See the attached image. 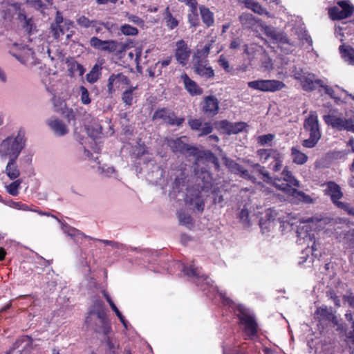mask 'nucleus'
<instances>
[{"label": "nucleus", "instance_id": "1", "mask_svg": "<svg viewBox=\"0 0 354 354\" xmlns=\"http://www.w3.org/2000/svg\"><path fill=\"white\" fill-rule=\"evenodd\" d=\"M201 281L204 283L205 285L212 289V291L216 290L219 294L224 304L229 305L230 307L234 310V313L239 319L240 324L243 328L244 334L248 337H253L257 331V324L253 313L241 304H236L229 297H226L225 292H220L217 287L213 286L212 281L208 277H201L198 278L196 282L198 286L200 285Z\"/></svg>", "mask_w": 354, "mask_h": 354}, {"label": "nucleus", "instance_id": "2", "mask_svg": "<svg viewBox=\"0 0 354 354\" xmlns=\"http://www.w3.org/2000/svg\"><path fill=\"white\" fill-rule=\"evenodd\" d=\"M26 146L24 131H18L2 140L0 142V158L1 160L18 158Z\"/></svg>", "mask_w": 354, "mask_h": 354}, {"label": "nucleus", "instance_id": "3", "mask_svg": "<svg viewBox=\"0 0 354 354\" xmlns=\"http://www.w3.org/2000/svg\"><path fill=\"white\" fill-rule=\"evenodd\" d=\"M314 226V221L311 218L301 221L297 226L296 232L297 236V242L299 245H306L305 252L306 254L311 252L312 256L317 250L315 234L313 232V227Z\"/></svg>", "mask_w": 354, "mask_h": 354}, {"label": "nucleus", "instance_id": "4", "mask_svg": "<svg viewBox=\"0 0 354 354\" xmlns=\"http://www.w3.org/2000/svg\"><path fill=\"white\" fill-rule=\"evenodd\" d=\"M93 322L97 325L96 328L97 332L104 335L109 333L111 326L106 318L104 304L102 301L96 300L95 301L88 316L86 317V322L88 324L91 325Z\"/></svg>", "mask_w": 354, "mask_h": 354}, {"label": "nucleus", "instance_id": "5", "mask_svg": "<svg viewBox=\"0 0 354 354\" xmlns=\"http://www.w3.org/2000/svg\"><path fill=\"white\" fill-rule=\"evenodd\" d=\"M304 129L309 133V138L304 140L302 145L306 148L314 147L321 138L318 117L315 111L310 112L305 120Z\"/></svg>", "mask_w": 354, "mask_h": 354}, {"label": "nucleus", "instance_id": "6", "mask_svg": "<svg viewBox=\"0 0 354 354\" xmlns=\"http://www.w3.org/2000/svg\"><path fill=\"white\" fill-rule=\"evenodd\" d=\"M324 122L337 130H346L354 133V122L351 119L342 118L335 110H330L328 114L324 115Z\"/></svg>", "mask_w": 354, "mask_h": 354}, {"label": "nucleus", "instance_id": "7", "mask_svg": "<svg viewBox=\"0 0 354 354\" xmlns=\"http://www.w3.org/2000/svg\"><path fill=\"white\" fill-rule=\"evenodd\" d=\"M9 10L15 12V15H17V20L29 36L37 31L32 18L26 14L25 10L22 8L21 3H15L11 4Z\"/></svg>", "mask_w": 354, "mask_h": 354}, {"label": "nucleus", "instance_id": "8", "mask_svg": "<svg viewBox=\"0 0 354 354\" xmlns=\"http://www.w3.org/2000/svg\"><path fill=\"white\" fill-rule=\"evenodd\" d=\"M279 182H280L279 180H275L273 183L279 189V190L282 191L287 196L292 197V200H294L295 202H303L305 203H312L313 202V198L303 192L291 187L288 184H280Z\"/></svg>", "mask_w": 354, "mask_h": 354}, {"label": "nucleus", "instance_id": "9", "mask_svg": "<svg viewBox=\"0 0 354 354\" xmlns=\"http://www.w3.org/2000/svg\"><path fill=\"white\" fill-rule=\"evenodd\" d=\"M260 172L262 174L263 177V180L267 183L272 185L273 187H276L277 189H279L273 183L275 180H279L280 182L279 183H285L288 184L290 187H292V186L295 187H299V182L294 177L292 172L288 170V167H285L282 171V176L283 181H281L279 178H274L272 179L270 176L268 172L263 170V169H260Z\"/></svg>", "mask_w": 354, "mask_h": 354}, {"label": "nucleus", "instance_id": "10", "mask_svg": "<svg viewBox=\"0 0 354 354\" xmlns=\"http://www.w3.org/2000/svg\"><path fill=\"white\" fill-rule=\"evenodd\" d=\"M325 192L327 195L330 196L333 203H335L339 207L346 210L350 214H354V209L350 208L348 205L338 201V200L342 196L341 189L338 185L333 182L328 183Z\"/></svg>", "mask_w": 354, "mask_h": 354}, {"label": "nucleus", "instance_id": "11", "mask_svg": "<svg viewBox=\"0 0 354 354\" xmlns=\"http://www.w3.org/2000/svg\"><path fill=\"white\" fill-rule=\"evenodd\" d=\"M354 10V7L346 1L338 2L337 6L329 10V15L332 19H342L350 17Z\"/></svg>", "mask_w": 354, "mask_h": 354}, {"label": "nucleus", "instance_id": "12", "mask_svg": "<svg viewBox=\"0 0 354 354\" xmlns=\"http://www.w3.org/2000/svg\"><path fill=\"white\" fill-rule=\"evenodd\" d=\"M19 50L21 53L16 55L15 57L23 64L28 66H35L38 62L35 56L34 46L20 45Z\"/></svg>", "mask_w": 354, "mask_h": 354}, {"label": "nucleus", "instance_id": "13", "mask_svg": "<svg viewBox=\"0 0 354 354\" xmlns=\"http://www.w3.org/2000/svg\"><path fill=\"white\" fill-rule=\"evenodd\" d=\"M315 317L319 319L321 324L335 326L337 321L335 316L332 313L331 309L325 306L317 308L315 311Z\"/></svg>", "mask_w": 354, "mask_h": 354}, {"label": "nucleus", "instance_id": "14", "mask_svg": "<svg viewBox=\"0 0 354 354\" xmlns=\"http://www.w3.org/2000/svg\"><path fill=\"white\" fill-rule=\"evenodd\" d=\"M276 212L274 209H269L266 212L267 221L264 223H261V227L263 230L267 227H272L276 223H279V227L281 228V232H283L286 229L292 227V224H290L288 222L281 221L280 218L276 219Z\"/></svg>", "mask_w": 354, "mask_h": 354}, {"label": "nucleus", "instance_id": "15", "mask_svg": "<svg viewBox=\"0 0 354 354\" xmlns=\"http://www.w3.org/2000/svg\"><path fill=\"white\" fill-rule=\"evenodd\" d=\"M193 69L194 72L204 78H209L214 76V70L208 64L207 59L193 60Z\"/></svg>", "mask_w": 354, "mask_h": 354}, {"label": "nucleus", "instance_id": "16", "mask_svg": "<svg viewBox=\"0 0 354 354\" xmlns=\"http://www.w3.org/2000/svg\"><path fill=\"white\" fill-rule=\"evenodd\" d=\"M262 28L264 33L269 37H270L276 43L281 44H288L291 46H294V42H292L286 35L283 32H278L274 28L267 25H262Z\"/></svg>", "mask_w": 354, "mask_h": 354}, {"label": "nucleus", "instance_id": "17", "mask_svg": "<svg viewBox=\"0 0 354 354\" xmlns=\"http://www.w3.org/2000/svg\"><path fill=\"white\" fill-rule=\"evenodd\" d=\"M175 57L177 62L183 66L187 64L190 55V50L185 41L183 39L179 40L176 44Z\"/></svg>", "mask_w": 354, "mask_h": 354}, {"label": "nucleus", "instance_id": "18", "mask_svg": "<svg viewBox=\"0 0 354 354\" xmlns=\"http://www.w3.org/2000/svg\"><path fill=\"white\" fill-rule=\"evenodd\" d=\"M153 120L161 119L164 122L169 123L172 125H180L184 121L183 118H176L174 115L167 109H162L155 112Z\"/></svg>", "mask_w": 354, "mask_h": 354}, {"label": "nucleus", "instance_id": "19", "mask_svg": "<svg viewBox=\"0 0 354 354\" xmlns=\"http://www.w3.org/2000/svg\"><path fill=\"white\" fill-rule=\"evenodd\" d=\"M129 80L122 73L112 74L109 78L108 88H128Z\"/></svg>", "mask_w": 354, "mask_h": 354}, {"label": "nucleus", "instance_id": "20", "mask_svg": "<svg viewBox=\"0 0 354 354\" xmlns=\"http://www.w3.org/2000/svg\"><path fill=\"white\" fill-rule=\"evenodd\" d=\"M248 85L251 88H282L283 82L277 80H255L249 82Z\"/></svg>", "mask_w": 354, "mask_h": 354}, {"label": "nucleus", "instance_id": "21", "mask_svg": "<svg viewBox=\"0 0 354 354\" xmlns=\"http://www.w3.org/2000/svg\"><path fill=\"white\" fill-rule=\"evenodd\" d=\"M246 126L245 122H236L234 124L226 120H223L218 124V127L228 134L238 133L245 129Z\"/></svg>", "mask_w": 354, "mask_h": 354}, {"label": "nucleus", "instance_id": "22", "mask_svg": "<svg viewBox=\"0 0 354 354\" xmlns=\"http://www.w3.org/2000/svg\"><path fill=\"white\" fill-rule=\"evenodd\" d=\"M48 125L57 136H64L68 132L67 127L57 118H52L49 119Z\"/></svg>", "mask_w": 354, "mask_h": 354}, {"label": "nucleus", "instance_id": "23", "mask_svg": "<svg viewBox=\"0 0 354 354\" xmlns=\"http://www.w3.org/2000/svg\"><path fill=\"white\" fill-rule=\"evenodd\" d=\"M194 193H192L191 191H188V194L186 197V202L190 205H194L195 208L198 211H203L204 207L203 201L201 199L200 196V192L198 190L193 191Z\"/></svg>", "mask_w": 354, "mask_h": 354}, {"label": "nucleus", "instance_id": "24", "mask_svg": "<svg viewBox=\"0 0 354 354\" xmlns=\"http://www.w3.org/2000/svg\"><path fill=\"white\" fill-rule=\"evenodd\" d=\"M225 165L227 167V168L232 172L235 174H239L240 176L246 179L252 180V177L249 174L248 171L245 169H243L241 166H239L234 161L230 160L227 158H223Z\"/></svg>", "mask_w": 354, "mask_h": 354}, {"label": "nucleus", "instance_id": "25", "mask_svg": "<svg viewBox=\"0 0 354 354\" xmlns=\"http://www.w3.org/2000/svg\"><path fill=\"white\" fill-rule=\"evenodd\" d=\"M8 162L5 168V173L10 180L17 179L20 175V170L17 164V158H8Z\"/></svg>", "mask_w": 354, "mask_h": 354}, {"label": "nucleus", "instance_id": "26", "mask_svg": "<svg viewBox=\"0 0 354 354\" xmlns=\"http://www.w3.org/2000/svg\"><path fill=\"white\" fill-rule=\"evenodd\" d=\"M203 111L209 115H216L218 110V102L216 98L208 96L205 98Z\"/></svg>", "mask_w": 354, "mask_h": 354}, {"label": "nucleus", "instance_id": "27", "mask_svg": "<svg viewBox=\"0 0 354 354\" xmlns=\"http://www.w3.org/2000/svg\"><path fill=\"white\" fill-rule=\"evenodd\" d=\"M66 65L68 71L71 75H75L76 74L80 76H82L85 69L82 65L79 64L77 61H75L73 58H67L66 59Z\"/></svg>", "mask_w": 354, "mask_h": 354}, {"label": "nucleus", "instance_id": "28", "mask_svg": "<svg viewBox=\"0 0 354 354\" xmlns=\"http://www.w3.org/2000/svg\"><path fill=\"white\" fill-rule=\"evenodd\" d=\"M304 87L309 86L308 88H315L316 87H320L322 88H327V85L324 81L322 80L316 79L314 75L308 74L306 77H304L303 80Z\"/></svg>", "mask_w": 354, "mask_h": 354}, {"label": "nucleus", "instance_id": "29", "mask_svg": "<svg viewBox=\"0 0 354 354\" xmlns=\"http://www.w3.org/2000/svg\"><path fill=\"white\" fill-rule=\"evenodd\" d=\"M53 91L51 93L53 95L52 102L55 111L57 112L63 111L66 108V103L62 93L57 92V90H53Z\"/></svg>", "mask_w": 354, "mask_h": 354}, {"label": "nucleus", "instance_id": "30", "mask_svg": "<svg viewBox=\"0 0 354 354\" xmlns=\"http://www.w3.org/2000/svg\"><path fill=\"white\" fill-rule=\"evenodd\" d=\"M200 13L203 22L207 26H212L214 24V14L208 8L200 6Z\"/></svg>", "mask_w": 354, "mask_h": 354}, {"label": "nucleus", "instance_id": "31", "mask_svg": "<svg viewBox=\"0 0 354 354\" xmlns=\"http://www.w3.org/2000/svg\"><path fill=\"white\" fill-rule=\"evenodd\" d=\"M257 155L260 161H261L263 163H265L268 160H272L273 158L277 157V156H279V151L272 149H261L257 151Z\"/></svg>", "mask_w": 354, "mask_h": 354}, {"label": "nucleus", "instance_id": "32", "mask_svg": "<svg viewBox=\"0 0 354 354\" xmlns=\"http://www.w3.org/2000/svg\"><path fill=\"white\" fill-rule=\"evenodd\" d=\"M242 3H244L247 8L252 10L255 13H257L260 15H266L268 17H270L269 12H268L264 8H263L259 3L255 2L253 0H243Z\"/></svg>", "mask_w": 354, "mask_h": 354}, {"label": "nucleus", "instance_id": "33", "mask_svg": "<svg viewBox=\"0 0 354 354\" xmlns=\"http://www.w3.org/2000/svg\"><path fill=\"white\" fill-rule=\"evenodd\" d=\"M76 22L77 25L83 28H95L96 32L100 30V28L97 27V22L95 20H90L88 17L84 15H77L76 17Z\"/></svg>", "mask_w": 354, "mask_h": 354}, {"label": "nucleus", "instance_id": "34", "mask_svg": "<svg viewBox=\"0 0 354 354\" xmlns=\"http://www.w3.org/2000/svg\"><path fill=\"white\" fill-rule=\"evenodd\" d=\"M291 156L293 162L297 165H304L308 160V156L301 152L297 147L291 149Z\"/></svg>", "mask_w": 354, "mask_h": 354}, {"label": "nucleus", "instance_id": "35", "mask_svg": "<svg viewBox=\"0 0 354 354\" xmlns=\"http://www.w3.org/2000/svg\"><path fill=\"white\" fill-rule=\"evenodd\" d=\"M71 26H73V22L66 20L64 21V25L52 24L51 31L54 37L58 39L61 35L64 34L65 26H66L67 29H68Z\"/></svg>", "mask_w": 354, "mask_h": 354}, {"label": "nucleus", "instance_id": "36", "mask_svg": "<svg viewBox=\"0 0 354 354\" xmlns=\"http://www.w3.org/2000/svg\"><path fill=\"white\" fill-rule=\"evenodd\" d=\"M339 50L345 60L350 64L354 65V48L350 46H340Z\"/></svg>", "mask_w": 354, "mask_h": 354}, {"label": "nucleus", "instance_id": "37", "mask_svg": "<svg viewBox=\"0 0 354 354\" xmlns=\"http://www.w3.org/2000/svg\"><path fill=\"white\" fill-rule=\"evenodd\" d=\"M185 138V137H183L171 140L169 141V145L174 151L183 152L185 150H188L187 145L183 141V139Z\"/></svg>", "mask_w": 354, "mask_h": 354}, {"label": "nucleus", "instance_id": "38", "mask_svg": "<svg viewBox=\"0 0 354 354\" xmlns=\"http://www.w3.org/2000/svg\"><path fill=\"white\" fill-rule=\"evenodd\" d=\"M101 74V67L98 64H95L91 71L86 74V80L88 82L93 84L97 82Z\"/></svg>", "mask_w": 354, "mask_h": 354}, {"label": "nucleus", "instance_id": "39", "mask_svg": "<svg viewBox=\"0 0 354 354\" xmlns=\"http://www.w3.org/2000/svg\"><path fill=\"white\" fill-rule=\"evenodd\" d=\"M223 354H245L239 349V346L234 345L232 342H225L223 346Z\"/></svg>", "mask_w": 354, "mask_h": 354}, {"label": "nucleus", "instance_id": "40", "mask_svg": "<svg viewBox=\"0 0 354 354\" xmlns=\"http://www.w3.org/2000/svg\"><path fill=\"white\" fill-rule=\"evenodd\" d=\"M163 16L167 26L170 29H174L178 26V22L174 17H173L171 13L170 12L169 6L166 8L165 12L163 13Z\"/></svg>", "mask_w": 354, "mask_h": 354}, {"label": "nucleus", "instance_id": "41", "mask_svg": "<svg viewBox=\"0 0 354 354\" xmlns=\"http://www.w3.org/2000/svg\"><path fill=\"white\" fill-rule=\"evenodd\" d=\"M346 319L352 323V327L353 330L348 333L346 335V342L348 345L351 346L352 344L354 346V320L353 316L351 313H346L345 315Z\"/></svg>", "mask_w": 354, "mask_h": 354}, {"label": "nucleus", "instance_id": "42", "mask_svg": "<svg viewBox=\"0 0 354 354\" xmlns=\"http://www.w3.org/2000/svg\"><path fill=\"white\" fill-rule=\"evenodd\" d=\"M118 42L114 40H104L100 50L109 53H113L117 50Z\"/></svg>", "mask_w": 354, "mask_h": 354}, {"label": "nucleus", "instance_id": "43", "mask_svg": "<svg viewBox=\"0 0 354 354\" xmlns=\"http://www.w3.org/2000/svg\"><path fill=\"white\" fill-rule=\"evenodd\" d=\"M212 48L211 44H206L203 49L197 50L196 53L194 55L193 60L196 59H206V57L209 54L210 49Z\"/></svg>", "mask_w": 354, "mask_h": 354}, {"label": "nucleus", "instance_id": "44", "mask_svg": "<svg viewBox=\"0 0 354 354\" xmlns=\"http://www.w3.org/2000/svg\"><path fill=\"white\" fill-rule=\"evenodd\" d=\"M120 32L127 36H136L138 34V28L129 25L124 24L120 28Z\"/></svg>", "mask_w": 354, "mask_h": 354}, {"label": "nucleus", "instance_id": "45", "mask_svg": "<svg viewBox=\"0 0 354 354\" xmlns=\"http://www.w3.org/2000/svg\"><path fill=\"white\" fill-rule=\"evenodd\" d=\"M21 183V181L20 180H16L9 185L6 186L7 192L12 196L18 195Z\"/></svg>", "mask_w": 354, "mask_h": 354}, {"label": "nucleus", "instance_id": "46", "mask_svg": "<svg viewBox=\"0 0 354 354\" xmlns=\"http://www.w3.org/2000/svg\"><path fill=\"white\" fill-rule=\"evenodd\" d=\"M86 131L89 137L95 139L98 138L102 133V128L99 124H95L93 129H91L89 127H86Z\"/></svg>", "mask_w": 354, "mask_h": 354}, {"label": "nucleus", "instance_id": "47", "mask_svg": "<svg viewBox=\"0 0 354 354\" xmlns=\"http://www.w3.org/2000/svg\"><path fill=\"white\" fill-rule=\"evenodd\" d=\"M283 160V156L279 152V156L272 158V162L270 163L272 169L274 171H279L282 167V162Z\"/></svg>", "mask_w": 354, "mask_h": 354}, {"label": "nucleus", "instance_id": "48", "mask_svg": "<svg viewBox=\"0 0 354 354\" xmlns=\"http://www.w3.org/2000/svg\"><path fill=\"white\" fill-rule=\"evenodd\" d=\"M125 17L129 22L133 24L134 25L138 26L140 27H143L145 25L144 20L140 18L138 16L126 12Z\"/></svg>", "mask_w": 354, "mask_h": 354}, {"label": "nucleus", "instance_id": "49", "mask_svg": "<svg viewBox=\"0 0 354 354\" xmlns=\"http://www.w3.org/2000/svg\"><path fill=\"white\" fill-rule=\"evenodd\" d=\"M239 21L243 26H250L254 21V17L250 13L244 12L239 16Z\"/></svg>", "mask_w": 354, "mask_h": 354}, {"label": "nucleus", "instance_id": "50", "mask_svg": "<svg viewBox=\"0 0 354 354\" xmlns=\"http://www.w3.org/2000/svg\"><path fill=\"white\" fill-rule=\"evenodd\" d=\"M190 9V13L188 14V20L190 24L193 26H196L198 24L197 6H195V10Z\"/></svg>", "mask_w": 354, "mask_h": 354}, {"label": "nucleus", "instance_id": "51", "mask_svg": "<svg viewBox=\"0 0 354 354\" xmlns=\"http://www.w3.org/2000/svg\"><path fill=\"white\" fill-rule=\"evenodd\" d=\"M178 219L182 225L189 227L192 225V219L190 216L184 212L178 213Z\"/></svg>", "mask_w": 354, "mask_h": 354}, {"label": "nucleus", "instance_id": "52", "mask_svg": "<svg viewBox=\"0 0 354 354\" xmlns=\"http://www.w3.org/2000/svg\"><path fill=\"white\" fill-rule=\"evenodd\" d=\"M180 80L183 82L185 88H195L196 83L192 80L187 74H183L180 77Z\"/></svg>", "mask_w": 354, "mask_h": 354}, {"label": "nucleus", "instance_id": "53", "mask_svg": "<svg viewBox=\"0 0 354 354\" xmlns=\"http://www.w3.org/2000/svg\"><path fill=\"white\" fill-rule=\"evenodd\" d=\"M133 90H126L122 95V100L126 104L131 105L134 99Z\"/></svg>", "mask_w": 354, "mask_h": 354}, {"label": "nucleus", "instance_id": "54", "mask_svg": "<svg viewBox=\"0 0 354 354\" xmlns=\"http://www.w3.org/2000/svg\"><path fill=\"white\" fill-rule=\"evenodd\" d=\"M274 138V135L269 133L260 136L257 138V141L261 145H266L270 142Z\"/></svg>", "mask_w": 354, "mask_h": 354}, {"label": "nucleus", "instance_id": "55", "mask_svg": "<svg viewBox=\"0 0 354 354\" xmlns=\"http://www.w3.org/2000/svg\"><path fill=\"white\" fill-rule=\"evenodd\" d=\"M213 130L212 126L210 123L206 122L203 124H202V127H200L198 131H201L199 136H205L210 133Z\"/></svg>", "mask_w": 354, "mask_h": 354}, {"label": "nucleus", "instance_id": "56", "mask_svg": "<svg viewBox=\"0 0 354 354\" xmlns=\"http://www.w3.org/2000/svg\"><path fill=\"white\" fill-rule=\"evenodd\" d=\"M183 272L185 273V274L187 276H197L198 274V272L195 268L194 266H190L189 267L183 266Z\"/></svg>", "mask_w": 354, "mask_h": 354}, {"label": "nucleus", "instance_id": "57", "mask_svg": "<svg viewBox=\"0 0 354 354\" xmlns=\"http://www.w3.org/2000/svg\"><path fill=\"white\" fill-rule=\"evenodd\" d=\"M218 62L219 66H221L226 72H230L231 71L229 62L223 55L220 56Z\"/></svg>", "mask_w": 354, "mask_h": 354}, {"label": "nucleus", "instance_id": "58", "mask_svg": "<svg viewBox=\"0 0 354 354\" xmlns=\"http://www.w3.org/2000/svg\"><path fill=\"white\" fill-rule=\"evenodd\" d=\"M64 116L66 119H67L68 123H71V121H75V113L72 109L65 108L63 111Z\"/></svg>", "mask_w": 354, "mask_h": 354}, {"label": "nucleus", "instance_id": "59", "mask_svg": "<svg viewBox=\"0 0 354 354\" xmlns=\"http://www.w3.org/2000/svg\"><path fill=\"white\" fill-rule=\"evenodd\" d=\"M13 207L15 209H19V210H23V211H35V212H36V210L32 209L27 205L21 203H14ZM37 212H38L39 214H44L41 212L37 211Z\"/></svg>", "mask_w": 354, "mask_h": 354}, {"label": "nucleus", "instance_id": "60", "mask_svg": "<svg viewBox=\"0 0 354 354\" xmlns=\"http://www.w3.org/2000/svg\"><path fill=\"white\" fill-rule=\"evenodd\" d=\"M103 41L96 37H93L90 39V44L92 47L100 50Z\"/></svg>", "mask_w": 354, "mask_h": 354}, {"label": "nucleus", "instance_id": "61", "mask_svg": "<svg viewBox=\"0 0 354 354\" xmlns=\"http://www.w3.org/2000/svg\"><path fill=\"white\" fill-rule=\"evenodd\" d=\"M189 124L192 129L193 130H199L200 127H202V122L197 119H192L189 121Z\"/></svg>", "mask_w": 354, "mask_h": 354}, {"label": "nucleus", "instance_id": "62", "mask_svg": "<svg viewBox=\"0 0 354 354\" xmlns=\"http://www.w3.org/2000/svg\"><path fill=\"white\" fill-rule=\"evenodd\" d=\"M142 55V50L139 48H136L135 49V53H133V52H129L128 53V56L131 58V59H133L134 55H136V58H135V61L136 62L137 64L139 63V59H140V57Z\"/></svg>", "mask_w": 354, "mask_h": 354}, {"label": "nucleus", "instance_id": "63", "mask_svg": "<svg viewBox=\"0 0 354 354\" xmlns=\"http://www.w3.org/2000/svg\"><path fill=\"white\" fill-rule=\"evenodd\" d=\"M239 218L241 221L245 223H248L249 212L246 209H243L239 213Z\"/></svg>", "mask_w": 354, "mask_h": 354}, {"label": "nucleus", "instance_id": "64", "mask_svg": "<svg viewBox=\"0 0 354 354\" xmlns=\"http://www.w3.org/2000/svg\"><path fill=\"white\" fill-rule=\"evenodd\" d=\"M81 101L84 104H87L90 103L91 99L89 97V94L88 93V90H82Z\"/></svg>", "mask_w": 354, "mask_h": 354}]
</instances>
